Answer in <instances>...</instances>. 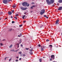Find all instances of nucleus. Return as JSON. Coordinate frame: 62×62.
I'll list each match as a JSON object with an SVG mask.
<instances>
[{"label":"nucleus","mask_w":62,"mask_h":62,"mask_svg":"<svg viewBox=\"0 0 62 62\" xmlns=\"http://www.w3.org/2000/svg\"><path fill=\"white\" fill-rule=\"evenodd\" d=\"M8 0L9 1V2H10L11 1H12V0Z\"/></svg>","instance_id":"ea45409f"},{"label":"nucleus","mask_w":62,"mask_h":62,"mask_svg":"<svg viewBox=\"0 0 62 62\" xmlns=\"http://www.w3.org/2000/svg\"><path fill=\"white\" fill-rule=\"evenodd\" d=\"M25 15H24L23 17V19H24V17H25Z\"/></svg>","instance_id":"5701e85b"},{"label":"nucleus","mask_w":62,"mask_h":62,"mask_svg":"<svg viewBox=\"0 0 62 62\" xmlns=\"http://www.w3.org/2000/svg\"><path fill=\"white\" fill-rule=\"evenodd\" d=\"M13 45H11L10 46H9V48H11L12 47V46Z\"/></svg>","instance_id":"ddd939ff"},{"label":"nucleus","mask_w":62,"mask_h":62,"mask_svg":"<svg viewBox=\"0 0 62 62\" xmlns=\"http://www.w3.org/2000/svg\"><path fill=\"white\" fill-rule=\"evenodd\" d=\"M27 5V2H24L22 3V5L23 6H26Z\"/></svg>","instance_id":"7ed1b4c3"},{"label":"nucleus","mask_w":62,"mask_h":62,"mask_svg":"<svg viewBox=\"0 0 62 62\" xmlns=\"http://www.w3.org/2000/svg\"><path fill=\"white\" fill-rule=\"evenodd\" d=\"M20 41H21L22 40V39H20L19 40Z\"/></svg>","instance_id":"603ef678"},{"label":"nucleus","mask_w":62,"mask_h":62,"mask_svg":"<svg viewBox=\"0 0 62 62\" xmlns=\"http://www.w3.org/2000/svg\"><path fill=\"white\" fill-rule=\"evenodd\" d=\"M49 47H53V46L52 45H50L49 46Z\"/></svg>","instance_id":"412c9836"},{"label":"nucleus","mask_w":62,"mask_h":62,"mask_svg":"<svg viewBox=\"0 0 62 62\" xmlns=\"http://www.w3.org/2000/svg\"><path fill=\"white\" fill-rule=\"evenodd\" d=\"M16 7V5H14L12 6V7L13 8H15Z\"/></svg>","instance_id":"f8f14e48"},{"label":"nucleus","mask_w":62,"mask_h":62,"mask_svg":"<svg viewBox=\"0 0 62 62\" xmlns=\"http://www.w3.org/2000/svg\"><path fill=\"white\" fill-rule=\"evenodd\" d=\"M44 58V57H43V58Z\"/></svg>","instance_id":"774afa93"},{"label":"nucleus","mask_w":62,"mask_h":62,"mask_svg":"<svg viewBox=\"0 0 62 62\" xmlns=\"http://www.w3.org/2000/svg\"><path fill=\"white\" fill-rule=\"evenodd\" d=\"M23 56H25V54H23Z\"/></svg>","instance_id":"c9c22d12"},{"label":"nucleus","mask_w":62,"mask_h":62,"mask_svg":"<svg viewBox=\"0 0 62 62\" xmlns=\"http://www.w3.org/2000/svg\"><path fill=\"white\" fill-rule=\"evenodd\" d=\"M59 20H57L56 21V22L55 23L56 24H57L58 23V22H59Z\"/></svg>","instance_id":"1a4fd4ad"},{"label":"nucleus","mask_w":62,"mask_h":62,"mask_svg":"<svg viewBox=\"0 0 62 62\" xmlns=\"http://www.w3.org/2000/svg\"><path fill=\"white\" fill-rule=\"evenodd\" d=\"M42 11L40 13V14L41 15H43L44 13H45V10L43 9L41 10Z\"/></svg>","instance_id":"f03ea898"},{"label":"nucleus","mask_w":62,"mask_h":62,"mask_svg":"<svg viewBox=\"0 0 62 62\" xmlns=\"http://www.w3.org/2000/svg\"><path fill=\"white\" fill-rule=\"evenodd\" d=\"M26 50H29V48H26Z\"/></svg>","instance_id":"b1692460"},{"label":"nucleus","mask_w":62,"mask_h":62,"mask_svg":"<svg viewBox=\"0 0 62 62\" xmlns=\"http://www.w3.org/2000/svg\"><path fill=\"white\" fill-rule=\"evenodd\" d=\"M58 2L59 3H62V0H59L58 1Z\"/></svg>","instance_id":"9d476101"},{"label":"nucleus","mask_w":62,"mask_h":62,"mask_svg":"<svg viewBox=\"0 0 62 62\" xmlns=\"http://www.w3.org/2000/svg\"><path fill=\"white\" fill-rule=\"evenodd\" d=\"M19 49H18L17 50H16V51H18Z\"/></svg>","instance_id":"5fc2aeb1"},{"label":"nucleus","mask_w":62,"mask_h":62,"mask_svg":"<svg viewBox=\"0 0 62 62\" xmlns=\"http://www.w3.org/2000/svg\"><path fill=\"white\" fill-rule=\"evenodd\" d=\"M22 36V34L20 33V35H18V37H21V36Z\"/></svg>","instance_id":"dca6fc26"},{"label":"nucleus","mask_w":62,"mask_h":62,"mask_svg":"<svg viewBox=\"0 0 62 62\" xmlns=\"http://www.w3.org/2000/svg\"><path fill=\"white\" fill-rule=\"evenodd\" d=\"M39 61H40V62H41L42 60L41 59H40L39 60Z\"/></svg>","instance_id":"a211bd4d"},{"label":"nucleus","mask_w":62,"mask_h":62,"mask_svg":"<svg viewBox=\"0 0 62 62\" xmlns=\"http://www.w3.org/2000/svg\"><path fill=\"white\" fill-rule=\"evenodd\" d=\"M11 18H12H12H13V16H11Z\"/></svg>","instance_id":"79ce46f5"},{"label":"nucleus","mask_w":62,"mask_h":62,"mask_svg":"<svg viewBox=\"0 0 62 62\" xmlns=\"http://www.w3.org/2000/svg\"><path fill=\"white\" fill-rule=\"evenodd\" d=\"M46 42L48 41H49V40H48V39H47L46 40Z\"/></svg>","instance_id":"c756f323"},{"label":"nucleus","mask_w":62,"mask_h":62,"mask_svg":"<svg viewBox=\"0 0 62 62\" xmlns=\"http://www.w3.org/2000/svg\"><path fill=\"white\" fill-rule=\"evenodd\" d=\"M26 6L27 7H29V4H28V5H26Z\"/></svg>","instance_id":"4be33fe9"},{"label":"nucleus","mask_w":62,"mask_h":62,"mask_svg":"<svg viewBox=\"0 0 62 62\" xmlns=\"http://www.w3.org/2000/svg\"><path fill=\"white\" fill-rule=\"evenodd\" d=\"M44 17H46V16L45 15H44Z\"/></svg>","instance_id":"a18cd8bd"},{"label":"nucleus","mask_w":62,"mask_h":62,"mask_svg":"<svg viewBox=\"0 0 62 62\" xmlns=\"http://www.w3.org/2000/svg\"><path fill=\"white\" fill-rule=\"evenodd\" d=\"M54 57H55L54 55H52L51 56V58L52 59V58L53 59H54Z\"/></svg>","instance_id":"423d86ee"},{"label":"nucleus","mask_w":62,"mask_h":62,"mask_svg":"<svg viewBox=\"0 0 62 62\" xmlns=\"http://www.w3.org/2000/svg\"><path fill=\"white\" fill-rule=\"evenodd\" d=\"M42 26H43V25H42V26H40V28H41V27H42Z\"/></svg>","instance_id":"c85d7f7f"},{"label":"nucleus","mask_w":62,"mask_h":62,"mask_svg":"<svg viewBox=\"0 0 62 62\" xmlns=\"http://www.w3.org/2000/svg\"><path fill=\"white\" fill-rule=\"evenodd\" d=\"M32 12H33V11H31V13H32Z\"/></svg>","instance_id":"4d7b16f0"},{"label":"nucleus","mask_w":62,"mask_h":62,"mask_svg":"<svg viewBox=\"0 0 62 62\" xmlns=\"http://www.w3.org/2000/svg\"><path fill=\"white\" fill-rule=\"evenodd\" d=\"M8 14L9 15H11L12 14V12L10 11L9 12H8Z\"/></svg>","instance_id":"9b49d317"},{"label":"nucleus","mask_w":62,"mask_h":62,"mask_svg":"<svg viewBox=\"0 0 62 62\" xmlns=\"http://www.w3.org/2000/svg\"><path fill=\"white\" fill-rule=\"evenodd\" d=\"M26 22V21H23V23H25V22Z\"/></svg>","instance_id":"4c0bfd02"},{"label":"nucleus","mask_w":62,"mask_h":62,"mask_svg":"<svg viewBox=\"0 0 62 62\" xmlns=\"http://www.w3.org/2000/svg\"><path fill=\"white\" fill-rule=\"evenodd\" d=\"M41 48H42V46H41Z\"/></svg>","instance_id":"680f3d73"},{"label":"nucleus","mask_w":62,"mask_h":62,"mask_svg":"<svg viewBox=\"0 0 62 62\" xmlns=\"http://www.w3.org/2000/svg\"><path fill=\"white\" fill-rule=\"evenodd\" d=\"M0 45H1V46H2V45H3V44L2 43H0Z\"/></svg>","instance_id":"cd10ccee"},{"label":"nucleus","mask_w":62,"mask_h":62,"mask_svg":"<svg viewBox=\"0 0 62 62\" xmlns=\"http://www.w3.org/2000/svg\"><path fill=\"white\" fill-rule=\"evenodd\" d=\"M18 53L19 54H22V52H18Z\"/></svg>","instance_id":"6ab92c4d"},{"label":"nucleus","mask_w":62,"mask_h":62,"mask_svg":"<svg viewBox=\"0 0 62 62\" xmlns=\"http://www.w3.org/2000/svg\"><path fill=\"white\" fill-rule=\"evenodd\" d=\"M46 2L47 3V4L49 5L51 4H53L54 3V0H50V2L49 0H46Z\"/></svg>","instance_id":"f257e3e1"},{"label":"nucleus","mask_w":62,"mask_h":62,"mask_svg":"<svg viewBox=\"0 0 62 62\" xmlns=\"http://www.w3.org/2000/svg\"><path fill=\"white\" fill-rule=\"evenodd\" d=\"M12 13H13L14 12V10H13L12 11Z\"/></svg>","instance_id":"49530a36"},{"label":"nucleus","mask_w":62,"mask_h":62,"mask_svg":"<svg viewBox=\"0 0 62 62\" xmlns=\"http://www.w3.org/2000/svg\"><path fill=\"white\" fill-rule=\"evenodd\" d=\"M46 17L47 18V19H48V17H47V16H46Z\"/></svg>","instance_id":"58836bf2"},{"label":"nucleus","mask_w":62,"mask_h":62,"mask_svg":"<svg viewBox=\"0 0 62 62\" xmlns=\"http://www.w3.org/2000/svg\"><path fill=\"white\" fill-rule=\"evenodd\" d=\"M14 18H15V20H17V18L16 16L14 17Z\"/></svg>","instance_id":"aec40b11"},{"label":"nucleus","mask_w":62,"mask_h":62,"mask_svg":"<svg viewBox=\"0 0 62 62\" xmlns=\"http://www.w3.org/2000/svg\"><path fill=\"white\" fill-rule=\"evenodd\" d=\"M15 23V22L14 21H12V23Z\"/></svg>","instance_id":"bb28decb"},{"label":"nucleus","mask_w":62,"mask_h":62,"mask_svg":"<svg viewBox=\"0 0 62 62\" xmlns=\"http://www.w3.org/2000/svg\"><path fill=\"white\" fill-rule=\"evenodd\" d=\"M7 57H5V58H4L5 60H6V59H7Z\"/></svg>","instance_id":"e433bc0d"},{"label":"nucleus","mask_w":62,"mask_h":62,"mask_svg":"<svg viewBox=\"0 0 62 62\" xmlns=\"http://www.w3.org/2000/svg\"><path fill=\"white\" fill-rule=\"evenodd\" d=\"M12 29H11L9 30V32H10V31H12Z\"/></svg>","instance_id":"4468645a"},{"label":"nucleus","mask_w":62,"mask_h":62,"mask_svg":"<svg viewBox=\"0 0 62 62\" xmlns=\"http://www.w3.org/2000/svg\"><path fill=\"white\" fill-rule=\"evenodd\" d=\"M16 62H18V60L17 59V60H16Z\"/></svg>","instance_id":"7c9ffc66"},{"label":"nucleus","mask_w":62,"mask_h":62,"mask_svg":"<svg viewBox=\"0 0 62 62\" xmlns=\"http://www.w3.org/2000/svg\"><path fill=\"white\" fill-rule=\"evenodd\" d=\"M52 58H51L50 59V61H52Z\"/></svg>","instance_id":"2f4dec72"},{"label":"nucleus","mask_w":62,"mask_h":62,"mask_svg":"<svg viewBox=\"0 0 62 62\" xmlns=\"http://www.w3.org/2000/svg\"><path fill=\"white\" fill-rule=\"evenodd\" d=\"M31 50H33V49L32 48H31Z\"/></svg>","instance_id":"6e6d98bb"},{"label":"nucleus","mask_w":62,"mask_h":62,"mask_svg":"<svg viewBox=\"0 0 62 62\" xmlns=\"http://www.w3.org/2000/svg\"><path fill=\"white\" fill-rule=\"evenodd\" d=\"M20 8L22 9V10H25L27 9V8H24L23 7H20Z\"/></svg>","instance_id":"20e7f679"},{"label":"nucleus","mask_w":62,"mask_h":62,"mask_svg":"<svg viewBox=\"0 0 62 62\" xmlns=\"http://www.w3.org/2000/svg\"><path fill=\"white\" fill-rule=\"evenodd\" d=\"M34 8L35 7V5H33L32 7H31V9H33V7Z\"/></svg>","instance_id":"6e6552de"},{"label":"nucleus","mask_w":62,"mask_h":62,"mask_svg":"<svg viewBox=\"0 0 62 62\" xmlns=\"http://www.w3.org/2000/svg\"><path fill=\"white\" fill-rule=\"evenodd\" d=\"M12 59V58L10 59L9 60V61H10Z\"/></svg>","instance_id":"473e14b6"},{"label":"nucleus","mask_w":62,"mask_h":62,"mask_svg":"<svg viewBox=\"0 0 62 62\" xmlns=\"http://www.w3.org/2000/svg\"><path fill=\"white\" fill-rule=\"evenodd\" d=\"M22 26H23V25H20L19 26L20 27H21Z\"/></svg>","instance_id":"a878e982"},{"label":"nucleus","mask_w":62,"mask_h":62,"mask_svg":"<svg viewBox=\"0 0 62 62\" xmlns=\"http://www.w3.org/2000/svg\"><path fill=\"white\" fill-rule=\"evenodd\" d=\"M43 50H44L43 48H41V51H43Z\"/></svg>","instance_id":"f3484780"},{"label":"nucleus","mask_w":62,"mask_h":62,"mask_svg":"<svg viewBox=\"0 0 62 62\" xmlns=\"http://www.w3.org/2000/svg\"><path fill=\"white\" fill-rule=\"evenodd\" d=\"M43 47L44 48H45V46H43Z\"/></svg>","instance_id":"864d4df0"},{"label":"nucleus","mask_w":62,"mask_h":62,"mask_svg":"<svg viewBox=\"0 0 62 62\" xmlns=\"http://www.w3.org/2000/svg\"><path fill=\"white\" fill-rule=\"evenodd\" d=\"M16 45H19V43H18V44H17Z\"/></svg>","instance_id":"a19ab883"},{"label":"nucleus","mask_w":62,"mask_h":62,"mask_svg":"<svg viewBox=\"0 0 62 62\" xmlns=\"http://www.w3.org/2000/svg\"><path fill=\"white\" fill-rule=\"evenodd\" d=\"M21 47H23V45H22L21 44Z\"/></svg>","instance_id":"09e8293b"},{"label":"nucleus","mask_w":62,"mask_h":62,"mask_svg":"<svg viewBox=\"0 0 62 62\" xmlns=\"http://www.w3.org/2000/svg\"><path fill=\"white\" fill-rule=\"evenodd\" d=\"M21 42H22L21 41H20L19 43V44H20V43H21Z\"/></svg>","instance_id":"c03bdc74"},{"label":"nucleus","mask_w":62,"mask_h":62,"mask_svg":"<svg viewBox=\"0 0 62 62\" xmlns=\"http://www.w3.org/2000/svg\"><path fill=\"white\" fill-rule=\"evenodd\" d=\"M7 19V18H6L5 19V20H6V19Z\"/></svg>","instance_id":"052dcab7"},{"label":"nucleus","mask_w":62,"mask_h":62,"mask_svg":"<svg viewBox=\"0 0 62 62\" xmlns=\"http://www.w3.org/2000/svg\"><path fill=\"white\" fill-rule=\"evenodd\" d=\"M31 46L30 47V48H31Z\"/></svg>","instance_id":"338daca9"},{"label":"nucleus","mask_w":62,"mask_h":62,"mask_svg":"<svg viewBox=\"0 0 62 62\" xmlns=\"http://www.w3.org/2000/svg\"><path fill=\"white\" fill-rule=\"evenodd\" d=\"M5 39H4V40H3L2 41H5Z\"/></svg>","instance_id":"3c124183"},{"label":"nucleus","mask_w":62,"mask_h":62,"mask_svg":"<svg viewBox=\"0 0 62 62\" xmlns=\"http://www.w3.org/2000/svg\"><path fill=\"white\" fill-rule=\"evenodd\" d=\"M19 16V15L18 14H16V16Z\"/></svg>","instance_id":"393cba45"},{"label":"nucleus","mask_w":62,"mask_h":62,"mask_svg":"<svg viewBox=\"0 0 62 62\" xmlns=\"http://www.w3.org/2000/svg\"><path fill=\"white\" fill-rule=\"evenodd\" d=\"M16 58H19V57H16Z\"/></svg>","instance_id":"de8ad7c7"},{"label":"nucleus","mask_w":62,"mask_h":62,"mask_svg":"<svg viewBox=\"0 0 62 62\" xmlns=\"http://www.w3.org/2000/svg\"><path fill=\"white\" fill-rule=\"evenodd\" d=\"M17 51H16V50L14 51L15 52H17Z\"/></svg>","instance_id":"e2e57ef3"},{"label":"nucleus","mask_w":62,"mask_h":62,"mask_svg":"<svg viewBox=\"0 0 62 62\" xmlns=\"http://www.w3.org/2000/svg\"><path fill=\"white\" fill-rule=\"evenodd\" d=\"M26 12L24 13V14H26Z\"/></svg>","instance_id":"13d9d810"},{"label":"nucleus","mask_w":62,"mask_h":62,"mask_svg":"<svg viewBox=\"0 0 62 62\" xmlns=\"http://www.w3.org/2000/svg\"><path fill=\"white\" fill-rule=\"evenodd\" d=\"M17 47H19V45H18L17 46Z\"/></svg>","instance_id":"bf43d9fd"},{"label":"nucleus","mask_w":62,"mask_h":62,"mask_svg":"<svg viewBox=\"0 0 62 62\" xmlns=\"http://www.w3.org/2000/svg\"><path fill=\"white\" fill-rule=\"evenodd\" d=\"M32 4H34V3H33V2H32Z\"/></svg>","instance_id":"8fccbe9b"},{"label":"nucleus","mask_w":62,"mask_h":62,"mask_svg":"<svg viewBox=\"0 0 62 62\" xmlns=\"http://www.w3.org/2000/svg\"><path fill=\"white\" fill-rule=\"evenodd\" d=\"M30 54H33V52L30 51Z\"/></svg>","instance_id":"2eb2a0df"},{"label":"nucleus","mask_w":62,"mask_h":62,"mask_svg":"<svg viewBox=\"0 0 62 62\" xmlns=\"http://www.w3.org/2000/svg\"><path fill=\"white\" fill-rule=\"evenodd\" d=\"M13 51H14V49H13Z\"/></svg>","instance_id":"69168bd1"},{"label":"nucleus","mask_w":62,"mask_h":62,"mask_svg":"<svg viewBox=\"0 0 62 62\" xmlns=\"http://www.w3.org/2000/svg\"><path fill=\"white\" fill-rule=\"evenodd\" d=\"M19 60H21V58H19Z\"/></svg>","instance_id":"37998d69"},{"label":"nucleus","mask_w":62,"mask_h":62,"mask_svg":"<svg viewBox=\"0 0 62 62\" xmlns=\"http://www.w3.org/2000/svg\"><path fill=\"white\" fill-rule=\"evenodd\" d=\"M1 39H0V42L1 41Z\"/></svg>","instance_id":"0e129e2a"},{"label":"nucleus","mask_w":62,"mask_h":62,"mask_svg":"<svg viewBox=\"0 0 62 62\" xmlns=\"http://www.w3.org/2000/svg\"><path fill=\"white\" fill-rule=\"evenodd\" d=\"M62 7H60L58 9V10H62Z\"/></svg>","instance_id":"0eeeda50"},{"label":"nucleus","mask_w":62,"mask_h":62,"mask_svg":"<svg viewBox=\"0 0 62 62\" xmlns=\"http://www.w3.org/2000/svg\"><path fill=\"white\" fill-rule=\"evenodd\" d=\"M30 51H31H31H33V50H32L31 49H30Z\"/></svg>","instance_id":"72a5a7b5"},{"label":"nucleus","mask_w":62,"mask_h":62,"mask_svg":"<svg viewBox=\"0 0 62 62\" xmlns=\"http://www.w3.org/2000/svg\"><path fill=\"white\" fill-rule=\"evenodd\" d=\"M38 46H39V47L41 45L40 44H39Z\"/></svg>","instance_id":"f704fd0d"},{"label":"nucleus","mask_w":62,"mask_h":62,"mask_svg":"<svg viewBox=\"0 0 62 62\" xmlns=\"http://www.w3.org/2000/svg\"><path fill=\"white\" fill-rule=\"evenodd\" d=\"M3 2L4 4H7L8 2V0H3Z\"/></svg>","instance_id":"39448f33"}]
</instances>
